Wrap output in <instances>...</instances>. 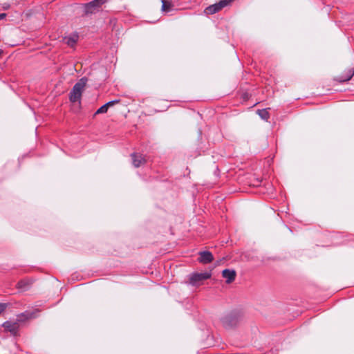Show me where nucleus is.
I'll return each mask as SVG.
<instances>
[{"mask_svg":"<svg viewBox=\"0 0 354 354\" xmlns=\"http://www.w3.org/2000/svg\"><path fill=\"white\" fill-rule=\"evenodd\" d=\"M88 82V78L86 77H82L73 87L69 94V100L75 103L81 100L82 93Z\"/></svg>","mask_w":354,"mask_h":354,"instance_id":"nucleus-1","label":"nucleus"},{"mask_svg":"<svg viewBox=\"0 0 354 354\" xmlns=\"http://www.w3.org/2000/svg\"><path fill=\"white\" fill-rule=\"evenodd\" d=\"M108 0H93L84 4V12L86 15H92L100 12L101 6Z\"/></svg>","mask_w":354,"mask_h":354,"instance_id":"nucleus-2","label":"nucleus"},{"mask_svg":"<svg viewBox=\"0 0 354 354\" xmlns=\"http://www.w3.org/2000/svg\"><path fill=\"white\" fill-rule=\"evenodd\" d=\"M241 319V315L237 313H231L222 318V324L225 328L236 326Z\"/></svg>","mask_w":354,"mask_h":354,"instance_id":"nucleus-3","label":"nucleus"},{"mask_svg":"<svg viewBox=\"0 0 354 354\" xmlns=\"http://www.w3.org/2000/svg\"><path fill=\"white\" fill-rule=\"evenodd\" d=\"M234 0H221L218 3L210 5L207 7L204 12L206 15H213L221 11L225 7L230 5Z\"/></svg>","mask_w":354,"mask_h":354,"instance_id":"nucleus-4","label":"nucleus"},{"mask_svg":"<svg viewBox=\"0 0 354 354\" xmlns=\"http://www.w3.org/2000/svg\"><path fill=\"white\" fill-rule=\"evenodd\" d=\"M211 276H212V274L210 272H201V273H198V272L192 273L189 275V283L192 284V286H197L201 282L209 279L211 277Z\"/></svg>","mask_w":354,"mask_h":354,"instance_id":"nucleus-5","label":"nucleus"},{"mask_svg":"<svg viewBox=\"0 0 354 354\" xmlns=\"http://www.w3.org/2000/svg\"><path fill=\"white\" fill-rule=\"evenodd\" d=\"M131 157L132 159V163L136 168L147 163L146 156H143L141 153H132L131 154Z\"/></svg>","mask_w":354,"mask_h":354,"instance_id":"nucleus-6","label":"nucleus"},{"mask_svg":"<svg viewBox=\"0 0 354 354\" xmlns=\"http://www.w3.org/2000/svg\"><path fill=\"white\" fill-rule=\"evenodd\" d=\"M236 272L234 270L225 269L222 272V277L225 279L227 283H231L235 280Z\"/></svg>","mask_w":354,"mask_h":354,"instance_id":"nucleus-7","label":"nucleus"},{"mask_svg":"<svg viewBox=\"0 0 354 354\" xmlns=\"http://www.w3.org/2000/svg\"><path fill=\"white\" fill-rule=\"evenodd\" d=\"M199 262L207 264L211 263L214 260L212 254L209 251H203L199 252Z\"/></svg>","mask_w":354,"mask_h":354,"instance_id":"nucleus-8","label":"nucleus"},{"mask_svg":"<svg viewBox=\"0 0 354 354\" xmlns=\"http://www.w3.org/2000/svg\"><path fill=\"white\" fill-rule=\"evenodd\" d=\"M354 76V68L348 69L344 74L337 77L335 80L339 82H346L349 81Z\"/></svg>","mask_w":354,"mask_h":354,"instance_id":"nucleus-9","label":"nucleus"},{"mask_svg":"<svg viewBox=\"0 0 354 354\" xmlns=\"http://www.w3.org/2000/svg\"><path fill=\"white\" fill-rule=\"evenodd\" d=\"M3 327L6 330L10 331L13 335H15L19 329V324L17 322L6 321L3 324Z\"/></svg>","mask_w":354,"mask_h":354,"instance_id":"nucleus-10","label":"nucleus"},{"mask_svg":"<svg viewBox=\"0 0 354 354\" xmlns=\"http://www.w3.org/2000/svg\"><path fill=\"white\" fill-rule=\"evenodd\" d=\"M32 283V281L30 279H21L19 281H18V283L16 285V287H17V288H18L22 291H26V290H28L30 288Z\"/></svg>","mask_w":354,"mask_h":354,"instance_id":"nucleus-11","label":"nucleus"},{"mask_svg":"<svg viewBox=\"0 0 354 354\" xmlns=\"http://www.w3.org/2000/svg\"><path fill=\"white\" fill-rule=\"evenodd\" d=\"M78 38L79 36L77 34H73V35L64 37L63 41L64 43L68 46L73 47L76 44Z\"/></svg>","mask_w":354,"mask_h":354,"instance_id":"nucleus-12","label":"nucleus"},{"mask_svg":"<svg viewBox=\"0 0 354 354\" xmlns=\"http://www.w3.org/2000/svg\"><path fill=\"white\" fill-rule=\"evenodd\" d=\"M270 108L268 109H258L257 111V113L259 115V117L266 121H268L270 118V113L268 112V110Z\"/></svg>","mask_w":354,"mask_h":354,"instance_id":"nucleus-13","label":"nucleus"},{"mask_svg":"<svg viewBox=\"0 0 354 354\" xmlns=\"http://www.w3.org/2000/svg\"><path fill=\"white\" fill-rule=\"evenodd\" d=\"M162 10L165 12H169L172 7L171 3L168 0H161Z\"/></svg>","mask_w":354,"mask_h":354,"instance_id":"nucleus-14","label":"nucleus"},{"mask_svg":"<svg viewBox=\"0 0 354 354\" xmlns=\"http://www.w3.org/2000/svg\"><path fill=\"white\" fill-rule=\"evenodd\" d=\"M108 107L106 104L102 105L101 107H100L96 112L95 113V115L101 114V113H105L108 111Z\"/></svg>","mask_w":354,"mask_h":354,"instance_id":"nucleus-15","label":"nucleus"},{"mask_svg":"<svg viewBox=\"0 0 354 354\" xmlns=\"http://www.w3.org/2000/svg\"><path fill=\"white\" fill-rule=\"evenodd\" d=\"M120 100H112V101H110V102L106 103L105 104L106 105V106L109 109V107L113 106L115 104L120 103Z\"/></svg>","mask_w":354,"mask_h":354,"instance_id":"nucleus-16","label":"nucleus"},{"mask_svg":"<svg viewBox=\"0 0 354 354\" xmlns=\"http://www.w3.org/2000/svg\"><path fill=\"white\" fill-rule=\"evenodd\" d=\"M7 305L6 304H0V314L4 311L6 308Z\"/></svg>","mask_w":354,"mask_h":354,"instance_id":"nucleus-17","label":"nucleus"},{"mask_svg":"<svg viewBox=\"0 0 354 354\" xmlns=\"http://www.w3.org/2000/svg\"><path fill=\"white\" fill-rule=\"evenodd\" d=\"M6 16V13L0 14V20L3 19Z\"/></svg>","mask_w":354,"mask_h":354,"instance_id":"nucleus-18","label":"nucleus"}]
</instances>
